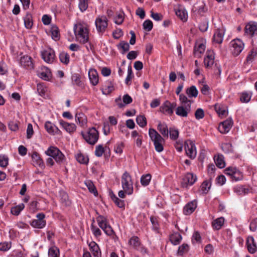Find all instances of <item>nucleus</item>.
<instances>
[{
  "label": "nucleus",
  "mask_w": 257,
  "mask_h": 257,
  "mask_svg": "<svg viewBox=\"0 0 257 257\" xmlns=\"http://www.w3.org/2000/svg\"><path fill=\"white\" fill-rule=\"evenodd\" d=\"M74 32L76 39L81 43L85 44L88 41V30L86 26L81 23L75 24Z\"/></svg>",
  "instance_id": "obj_1"
},
{
  "label": "nucleus",
  "mask_w": 257,
  "mask_h": 257,
  "mask_svg": "<svg viewBox=\"0 0 257 257\" xmlns=\"http://www.w3.org/2000/svg\"><path fill=\"white\" fill-rule=\"evenodd\" d=\"M149 135L154 143L155 150L159 153L162 152L164 150V138L154 128L149 129Z\"/></svg>",
  "instance_id": "obj_2"
},
{
  "label": "nucleus",
  "mask_w": 257,
  "mask_h": 257,
  "mask_svg": "<svg viewBox=\"0 0 257 257\" xmlns=\"http://www.w3.org/2000/svg\"><path fill=\"white\" fill-rule=\"evenodd\" d=\"M122 187L125 192L128 195H131L133 192V186L132 177L130 174L125 171L121 176V180Z\"/></svg>",
  "instance_id": "obj_3"
},
{
  "label": "nucleus",
  "mask_w": 257,
  "mask_h": 257,
  "mask_svg": "<svg viewBox=\"0 0 257 257\" xmlns=\"http://www.w3.org/2000/svg\"><path fill=\"white\" fill-rule=\"evenodd\" d=\"M85 140L89 144L93 145L99 138V133L94 127L89 128L86 133H81Z\"/></svg>",
  "instance_id": "obj_4"
},
{
  "label": "nucleus",
  "mask_w": 257,
  "mask_h": 257,
  "mask_svg": "<svg viewBox=\"0 0 257 257\" xmlns=\"http://www.w3.org/2000/svg\"><path fill=\"white\" fill-rule=\"evenodd\" d=\"M46 154L53 158L57 163H61L64 160L65 156L56 147H50L45 152Z\"/></svg>",
  "instance_id": "obj_5"
},
{
  "label": "nucleus",
  "mask_w": 257,
  "mask_h": 257,
  "mask_svg": "<svg viewBox=\"0 0 257 257\" xmlns=\"http://www.w3.org/2000/svg\"><path fill=\"white\" fill-rule=\"evenodd\" d=\"M98 226L104 231L107 235L111 236L114 233V232L108 223L107 219L102 215H99L96 218Z\"/></svg>",
  "instance_id": "obj_6"
},
{
  "label": "nucleus",
  "mask_w": 257,
  "mask_h": 257,
  "mask_svg": "<svg viewBox=\"0 0 257 257\" xmlns=\"http://www.w3.org/2000/svg\"><path fill=\"white\" fill-rule=\"evenodd\" d=\"M226 175L230 177L232 181H237L243 179L242 173L236 168L228 167L224 170Z\"/></svg>",
  "instance_id": "obj_7"
},
{
  "label": "nucleus",
  "mask_w": 257,
  "mask_h": 257,
  "mask_svg": "<svg viewBox=\"0 0 257 257\" xmlns=\"http://www.w3.org/2000/svg\"><path fill=\"white\" fill-rule=\"evenodd\" d=\"M108 20L104 16H99L95 20V24L99 33H103L108 26Z\"/></svg>",
  "instance_id": "obj_8"
},
{
  "label": "nucleus",
  "mask_w": 257,
  "mask_h": 257,
  "mask_svg": "<svg viewBox=\"0 0 257 257\" xmlns=\"http://www.w3.org/2000/svg\"><path fill=\"white\" fill-rule=\"evenodd\" d=\"M231 51L236 56L238 55L244 48V44L240 39H234L230 42Z\"/></svg>",
  "instance_id": "obj_9"
},
{
  "label": "nucleus",
  "mask_w": 257,
  "mask_h": 257,
  "mask_svg": "<svg viewBox=\"0 0 257 257\" xmlns=\"http://www.w3.org/2000/svg\"><path fill=\"white\" fill-rule=\"evenodd\" d=\"M42 59L47 63H52L55 60V53L52 49L48 48L41 52Z\"/></svg>",
  "instance_id": "obj_10"
},
{
  "label": "nucleus",
  "mask_w": 257,
  "mask_h": 257,
  "mask_svg": "<svg viewBox=\"0 0 257 257\" xmlns=\"http://www.w3.org/2000/svg\"><path fill=\"white\" fill-rule=\"evenodd\" d=\"M197 179L196 175L191 173H187L183 178L181 186L183 188H187L189 186L194 184Z\"/></svg>",
  "instance_id": "obj_11"
},
{
  "label": "nucleus",
  "mask_w": 257,
  "mask_h": 257,
  "mask_svg": "<svg viewBox=\"0 0 257 257\" xmlns=\"http://www.w3.org/2000/svg\"><path fill=\"white\" fill-rule=\"evenodd\" d=\"M185 150L187 155L191 159H194L196 156V151L194 143L191 140L185 142Z\"/></svg>",
  "instance_id": "obj_12"
},
{
  "label": "nucleus",
  "mask_w": 257,
  "mask_h": 257,
  "mask_svg": "<svg viewBox=\"0 0 257 257\" xmlns=\"http://www.w3.org/2000/svg\"><path fill=\"white\" fill-rule=\"evenodd\" d=\"M45 215L43 213H38L36 215L37 219H34L31 222V225L33 227L42 228L46 225V221L44 219Z\"/></svg>",
  "instance_id": "obj_13"
},
{
  "label": "nucleus",
  "mask_w": 257,
  "mask_h": 257,
  "mask_svg": "<svg viewBox=\"0 0 257 257\" xmlns=\"http://www.w3.org/2000/svg\"><path fill=\"white\" fill-rule=\"evenodd\" d=\"M175 103H171L166 100L160 107V111L166 114L171 115L173 113V109L176 106Z\"/></svg>",
  "instance_id": "obj_14"
},
{
  "label": "nucleus",
  "mask_w": 257,
  "mask_h": 257,
  "mask_svg": "<svg viewBox=\"0 0 257 257\" xmlns=\"http://www.w3.org/2000/svg\"><path fill=\"white\" fill-rule=\"evenodd\" d=\"M232 124V120L231 118L227 119L220 123L218 127V131L222 134L227 133L231 128Z\"/></svg>",
  "instance_id": "obj_15"
},
{
  "label": "nucleus",
  "mask_w": 257,
  "mask_h": 257,
  "mask_svg": "<svg viewBox=\"0 0 257 257\" xmlns=\"http://www.w3.org/2000/svg\"><path fill=\"white\" fill-rule=\"evenodd\" d=\"M20 64L21 66L27 69H32L34 67L32 59L28 55H25L21 58Z\"/></svg>",
  "instance_id": "obj_16"
},
{
  "label": "nucleus",
  "mask_w": 257,
  "mask_h": 257,
  "mask_svg": "<svg viewBox=\"0 0 257 257\" xmlns=\"http://www.w3.org/2000/svg\"><path fill=\"white\" fill-rule=\"evenodd\" d=\"M197 207V201L194 200L188 202L184 207L183 212L188 215L193 213Z\"/></svg>",
  "instance_id": "obj_17"
},
{
  "label": "nucleus",
  "mask_w": 257,
  "mask_h": 257,
  "mask_svg": "<svg viewBox=\"0 0 257 257\" xmlns=\"http://www.w3.org/2000/svg\"><path fill=\"white\" fill-rule=\"evenodd\" d=\"M190 110L191 107L189 105H181L176 108V113L177 115L181 117H187Z\"/></svg>",
  "instance_id": "obj_18"
},
{
  "label": "nucleus",
  "mask_w": 257,
  "mask_h": 257,
  "mask_svg": "<svg viewBox=\"0 0 257 257\" xmlns=\"http://www.w3.org/2000/svg\"><path fill=\"white\" fill-rule=\"evenodd\" d=\"M246 245L248 252L251 254L254 253L257 250V246L252 236L248 237L246 240Z\"/></svg>",
  "instance_id": "obj_19"
},
{
  "label": "nucleus",
  "mask_w": 257,
  "mask_h": 257,
  "mask_svg": "<svg viewBox=\"0 0 257 257\" xmlns=\"http://www.w3.org/2000/svg\"><path fill=\"white\" fill-rule=\"evenodd\" d=\"M75 120L80 126L84 127L86 126L87 119L86 115L83 113H77L75 114Z\"/></svg>",
  "instance_id": "obj_20"
},
{
  "label": "nucleus",
  "mask_w": 257,
  "mask_h": 257,
  "mask_svg": "<svg viewBox=\"0 0 257 257\" xmlns=\"http://www.w3.org/2000/svg\"><path fill=\"white\" fill-rule=\"evenodd\" d=\"M45 127L47 132L50 134H58L60 132V131L56 125L49 121L46 122Z\"/></svg>",
  "instance_id": "obj_21"
},
{
  "label": "nucleus",
  "mask_w": 257,
  "mask_h": 257,
  "mask_svg": "<svg viewBox=\"0 0 257 257\" xmlns=\"http://www.w3.org/2000/svg\"><path fill=\"white\" fill-rule=\"evenodd\" d=\"M88 76L91 83L94 86L96 85L98 82V75L96 70L94 69H90Z\"/></svg>",
  "instance_id": "obj_22"
},
{
  "label": "nucleus",
  "mask_w": 257,
  "mask_h": 257,
  "mask_svg": "<svg viewBox=\"0 0 257 257\" xmlns=\"http://www.w3.org/2000/svg\"><path fill=\"white\" fill-rule=\"evenodd\" d=\"M90 251L94 257H101V251L97 244L94 241H91L89 244Z\"/></svg>",
  "instance_id": "obj_23"
},
{
  "label": "nucleus",
  "mask_w": 257,
  "mask_h": 257,
  "mask_svg": "<svg viewBox=\"0 0 257 257\" xmlns=\"http://www.w3.org/2000/svg\"><path fill=\"white\" fill-rule=\"evenodd\" d=\"M245 33L251 36L257 34V24L249 23L245 27Z\"/></svg>",
  "instance_id": "obj_24"
},
{
  "label": "nucleus",
  "mask_w": 257,
  "mask_h": 257,
  "mask_svg": "<svg viewBox=\"0 0 257 257\" xmlns=\"http://www.w3.org/2000/svg\"><path fill=\"white\" fill-rule=\"evenodd\" d=\"M60 124L69 133H73L76 128V125L73 123H68L63 120H60Z\"/></svg>",
  "instance_id": "obj_25"
},
{
  "label": "nucleus",
  "mask_w": 257,
  "mask_h": 257,
  "mask_svg": "<svg viewBox=\"0 0 257 257\" xmlns=\"http://www.w3.org/2000/svg\"><path fill=\"white\" fill-rule=\"evenodd\" d=\"M157 129L162 135L163 137L165 138H168L169 130L167 124L165 123L160 122L158 124Z\"/></svg>",
  "instance_id": "obj_26"
},
{
  "label": "nucleus",
  "mask_w": 257,
  "mask_h": 257,
  "mask_svg": "<svg viewBox=\"0 0 257 257\" xmlns=\"http://www.w3.org/2000/svg\"><path fill=\"white\" fill-rule=\"evenodd\" d=\"M224 36V32L222 30L217 29L213 36V41L217 44H221L222 42Z\"/></svg>",
  "instance_id": "obj_27"
},
{
  "label": "nucleus",
  "mask_w": 257,
  "mask_h": 257,
  "mask_svg": "<svg viewBox=\"0 0 257 257\" xmlns=\"http://www.w3.org/2000/svg\"><path fill=\"white\" fill-rule=\"evenodd\" d=\"M249 190L248 188H246L242 185L237 186L234 188V192L238 195H244L248 194Z\"/></svg>",
  "instance_id": "obj_28"
},
{
  "label": "nucleus",
  "mask_w": 257,
  "mask_h": 257,
  "mask_svg": "<svg viewBox=\"0 0 257 257\" xmlns=\"http://www.w3.org/2000/svg\"><path fill=\"white\" fill-rule=\"evenodd\" d=\"M207 57L204 58V62L206 67H210L214 64V56L212 52H207Z\"/></svg>",
  "instance_id": "obj_29"
},
{
  "label": "nucleus",
  "mask_w": 257,
  "mask_h": 257,
  "mask_svg": "<svg viewBox=\"0 0 257 257\" xmlns=\"http://www.w3.org/2000/svg\"><path fill=\"white\" fill-rule=\"evenodd\" d=\"M224 222V219L221 217L214 220L212 222V225L214 229L219 230L223 226Z\"/></svg>",
  "instance_id": "obj_30"
},
{
  "label": "nucleus",
  "mask_w": 257,
  "mask_h": 257,
  "mask_svg": "<svg viewBox=\"0 0 257 257\" xmlns=\"http://www.w3.org/2000/svg\"><path fill=\"white\" fill-rule=\"evenodd\" d=\"M114 86L110 81H107L104 88L101 90L103 94L108 95L114 90Z\"/></svg>",
  "instance_id": "obj_31"
},
{
  "label": "nucleus",
  "mask_w": 257,
  "mask_h": 257,
  "mask_svg": "<svg viewBox=\"0 0 257 257\" xmlns=\"http://www.w3.org/2000/svg\"><path fill=\"white\" fill-rule=\"evenodd\" d=\"M110 196L111 199L113 201L115 204L119 208H123L124 207V202L123 200H122L117 197L112 192H110Z\"/></svg>",
  "instance_id": "obj_32"
},
{
  "label": "nucleus",
  "mask_w": 257,
  "mask_h": 257,
  "mask_svg": "<svg viewBox=\"0 0 257 257\" xmlns=\"http://www.w3.org/2000/svg\"><path fill=\"white\" fill-rule=\"evenodd\" d=\"M176 16L179 17L182 21L185 22L187 19V13L183 9H178L175 10Z\"/></svg>",
  "instance_id": "obj_33"
},
{
  "label": "nucleus",
  "mask_w": 257,
  "mask_h": 257,
  "mask_svg": "<svg viewBox=\"0 0 257 257\" xmlns=\"http://www.w3.org/2000/svg\"><path fill=\"white\" fill-rule=\"evenodd\" d=\"M186 93L189 98L192 97H196L198 95V91L196 87L193 85L186 89Z\"/></svg>",
  "instance_id": "obj_34"
},
{
  "label": "nucleus",
  "mask_w": 257,
  "mask_h": 257,
  "mask_svg": "<svg viewBox=\"0 0 257 257\" xmlns=\"http://www.w3.org/2000/svg\"><path fill=\"white\" fill-rule=\"evenodd\" d=\"M181 239V235L177 232L171 234L170 236V240L171 242L174 245L178 244Z\"/></svg>",
  "instance_id": "obj_35"
},
{
  "label": "nucleus",
  "mask_w": 257,
  "mask_h": 257,
  "mask_svg": "<svg viewBox=\"0 0 257 257\" xmlns=\"http://www.w3.org/2000/svg\"><path fill=\"white\" fill-rule=\"evenodd\" d=\"M24 24L26 28L31 29L33 26L32 16L30 14H27L24 18Z\"/></svg>",
  "instance_id": "obj_36"
},
{
  "label": "nucleus",
  "mask_w": 257,
  "mask_h": 257,
  "mask_svg": "<svg viewBox=\"0 0 257 257\" xmlns=\"http://www.w3.org/2000/svg\"><path fill=\"white\" fill-rule=\"evenodd\" d=\"M85 184L90 192L93 193L95 196L97 195L98 193L96 189L91 181L87 180L85 182Z\"/></svg>",
  "instance_id": "obj_37"
},
{
  "label": "nucleus",
  "mask_w": 257,
  "mask_h": 257,
  "mask_svg": "<svg viewBox=\"0 0 257 257\" xmlns=\"http://www.w3.org/2000/svg\"><path fill=\"white\" fill-rule=\"evenodd\" d=\"M25 208V205L23 203H21L18 205L13 207L11 208V213L15 215H18L21 211Z\"/></svg>",
  "instance_id": "obj_38"
},
{
  "label": "nucleus",
  "mask_w": 257,
  "mask_h": 257,
  "mask_svg": "<svg viewBox=\"0 0 257 257\" xmlns=\"http://www.w3.org/2000/svg\"><path fill=\"white\" fill-rule=\"evenodd\" d=\"M214 161L218 168H223L225 167V162L222 155H218L217 157H215Z\"/></svg>",
  "instance_id": "obj_39"
},
{
  "label": "nucleus",
  "mask_w": 257,
  "mask_h": 257,
  "mask_svg": "<svg viewBox=\"0 0 257 257\" xmlns=\"http://www.w3.org/2000/svg\"><path fill=\"white\" fill-rule=\"evenodd\" d=\"M179 100L182 105L185 106L189 105L191 107V104L192 103V101L189 100L187 97L184 94H179Z\"/></svg>",
  "instance_id": "obj_40"
},
{
  "label": "nucleus",
  "mask_w": 257,
  "mask_h": 257,
  "mask_svg": "<svg viewBox=\"0 0 257 257\" xmlns=\"http://www.w3.org/2000/svg\"><path fill=\"white\" fill-rule=\"evenodd\" d=\"M117 48L118 49H121L122 50L121 53L124 54L126 52L128 51L130 49V45L127 43L123 41H121L118 45H117Z\"/></svg>",
  "instance_id": "obj_41"
},
{
  "label": "nucleus",
  "mask_w": 257,
  "mask_h": 257,
  "mask_svg": "<svg viewBox=\"0 0 257 257\" xmlns=\"http://www.w3.org/2000/svg\"><path fill=\"white\" fill-rule=\"evenodd\" d=\"M137 124L141 127H144L147 125V119L144 115H140L136 118Z\"/></svg>",
  "instance_id": "obj_42"
},
{
  "label": "nucleus",
  "mask_w": 257,
  "mask_h": 257,
  "mask_svg": "<svg viewBox=\"0 0 257 257\" xmlns=\"http://www.w3.org/2000/svg\"><path fill=\"white\" fill-rule=\"evenodd\" d=\"M151 178L152 176L150 174L143 175L141 178V183L142 185L144 186L148 185L150 182Z\"/></svg>",
  "instance_id": "obj_43"
},
{
  "label": "nucleus",
  "mask_w": 257,
  "mask_h": 257,
  "mask_svg": "<svg viewBox=\"0 0 257 257\" xmlns=\"http://www.w3.org/2000/svg\"><path fill=\"white\" fill-rule=\"evenodd\" d=\"M69 55L68 53L62 52L59 54V59L61 62L65 64H68L69 62Z\"/></svg>",
  "instance_id": "obj_44"
},
{
  "label": "nucleus",
  "mask_w": 257,
  "mask_h": 257,
  "mask_svg": "<svg viewBox=\"0 0 257 257\" xmlns=\"http://www.w3.org/2000/svg\"><path fill=\"white\" fill-rule=\"evenodd\" d=\"M76 159L81 164H87L89 161L88 158L81 153H78L76 155Z\"/></svg>",
  "instance_id": "obj_45"
},
{
  "label": "nucleus",
  "mask_w": 257,
  "mask_h": 257,
  "mask_svg": "<svg viewBox=\"0 0 257 257\" xmlns=\"http://www.w3.org/2000/svg\"><path fill=\"white\" fill-rule=\"evenodd\" d=\"M49 257H59V250L56 246H52L49 248L48 251Z\"/></svg>",
  "instance_id": "obj_46"
},
{
  "label": "nucleus",
  "mask_w": 257,
  "mask_h": 257,
  "mask_svg": "<svg viewBox=\"0 0 257 257\" xmlns=\"http://www.w3.org/2000/svg\"><path fill=\"white\" fill-rule=\"evenodd\" d=\"M51 33L53 39L56 41L59 39V30L57 26H53L51 27Z\"/></svg>",
  "instance_id": "obj_47"
},
{
  "label": "nucleus",
  "mask_w": 257,
  "mask_h": 257,
  "mask_svg": "<svg viewBox=\"0 0 257 257\" xmlns=\"http://www.w3.org/2000/svg\"><path fill=\"white\" fill-rule=\"evenodd\" d=\"M78 7L79 10L83 12L87 10L88 6V1L89 0H78Z\"/></svg>",
  "instance_id": "obj_48"
},
{
  "label": "nucleus",
  "mask_w": 257,
  "mask_h": 257,
  "mask_svg": "<svg viewBox=\"0 0 257 257\" xmlns=\"http://www.w3.org/2000/svg\"><path fill=\"white\" fill-rule=\"evenodd\" d=\"M32 159L37 162V164L40 167L44 166V164L39 154L37 152H34L32 155Z\"/></svg>",
  "instance_id": "obj_49"
},
{
  "label": "nucleus",
  "mask_w": 257,
  "mask_h": 257,
  "mask_svg": "<svg viewBox=\"0 0 257 257\" xmlns=\"http://www.w3.org/2000/svg\"><path fill=\"white\" fill-rule=\"evenodd\" d=\"M205 50V46L202 44H199L198 46L194 48V52L196 55L200 57V55L204 53Z\"/></svg>",
  "instance_id": "obj_50"
},
{
  "label": "nucleus",
  "mask_w": 257,
  "mask_h": 257,
  "mask_svg": "<svg viewBox=\"0 0 257 257\" xmlns=\"http://www.w3.org/2000/svg\"><path fill=\"white\" fill-rule=\"evenodd\" d=\"M143 29L148 31L150 32L152 30L153 27V24L152 22L150 20H147L144 21L143 24Z\"/></svg>",
  "instance_id": "obj_51"
},
{
  "label": "nucleus",
  "mask_w": 257,
  "mask_h": 257,
  "mask_svg": "<svg viewBox=\"0 0 257 257\" xmlns=\"http://www.w3.org/2000/svg\"><path fill=\"white\" fill-rule=\"evenodd\" d=\"M129 244L134 247L140 246V241L139 238L137 236H133L129 240Z\"/></svg>",
  "instance_id": "obj_52"
},
{
  "label": "nucleus",
  "mask_w": 257,
  "mask_h": 257,
  "mask_svg": "<svg viewBox=\"0 0 257 257\" xmlns=\"http://www.w3.org/2000/svg\"><path fill=\"white\" fill-rule=\"evenodd\" d=\"M9 158L5 155H0V166L6 167L8 165Z\"/></svg>",
  "instance_id": "obj_53"
},
{
  "label": "nucleus",
  "mask_w": 257,
  "mask_h": 257,
  "mask_svg": "<svg viewBox=\"0 0 257 257\" xmlns=\"http://www.w3.org/2000/svg\"><path fill=\"white\" fill-rule=\"evenodd\" d=\"M104 153V149L102 145H99L96 147L95 155L98 157H101Z\"/></svg>",
  "instance_id": "obj_54"
},
{
  "label": "nucleus",
  "mask_w": 257,
  "mask_h": 257,
  "mask_svg": "<svg viewBox=\"0 0 257 257\" xmlns=\"http://www.w3.org/2000/svg\"><path fill=\"white\" fill-rule=\"evenodd\" d=\"M170 137L173 140H176L178 138L179 132L177 130L170 128Z\"/></svg>",
  "instance_id": "obj_55"
},
{
  "label": "nucleus",
  "mask_w": 257,
  "mask_h": 257,
  "mask_svg": "<svg viewBox=\"0 0 257 257\" xmlns=\"http://www.w3.org/2000/svg\"><path fill=\"white\" fill-rule=\"evenodd\" d=\"M124 144L122 142L118 143L114 147V151L115 153L121 154L122 153Z\"/></svg>",
  "instance_id": "obj_56"
},
{
  "label": "nucleus",
  "mask_w": 257,
  "mask_h": 257,
  "mask_svg": "<svg viewBox=\"0 0 257 257\" xmlns=\"http://www.w3.org/2000/svg\"><path fill=\"white\" fill-rule=\"evenodd\" d=\"M73 83L78 86L81 85V81L80 80V75L77 74H73L71 77Z\"/></svg>",
  "instance_id": "obj_57"
},
{
  "label": "nucleus",
  "mask_w": 257,
  "mask_h": 257,
  "mask_svg": "<svg viewBox=\"0 0 257 257\" xmlns=\"http://www.w3.org/2000/svg\"><path fill=\"white\" fill-rule=\"evenodd\" d=\"M208 27V22L207 20L202 21L199 24V28L202 32H205L207 31Z\"/></svg>",
  "instance_id": "obj_58"
},
{
  "label": "nucleus",
  "mask_w": 257,
  "mask_h": 257,
  "mask_svg": "<svg viewBox=\"0 0 257 257\" xmlns=\"http://www.w3.org/2000/svg\"><path fill=\"white\" fill-rule=\"evenodd\" d=\"M195 116L197 119H200L204 117V112L201 108H198L195 112Z\"/></svg>",
  "instance_id": "obj_59"
},
{
  "label": "nucleus",
  "mask_w": 257,
  "mask_h": 257,
  "mask_svg": "<svg viewBox=\"0 0 257 257\" xmlns=\"http://www.w3.org/2000/svg\"><path fill=\"white\" fill-rule=\"evenodd\" d=\"M215 109L216 110V111L220 116L225 115L227 113L224 108H222L220 106L218 105H215Z\"/></svg>",
  "instance_id": "obj_60"
},
{
  "label": "nucleus",
  "mask_w": 257,
  "mask_h": 257,
  "mask_svg": "<svg viewBox=\"0 0 257 257\" xmlns=\"http://www.w3.org/2000/svg\"><path fill=\"white\" fill-rule=\"evenodd\" d=\"M38 76L41 78L45 80H49L50 77H51V74L50 72H42L39 73Z\"/></svg>",
  "instance_id": "obj_61"
},
{
  "label": "nucleus",
  "mask_w": 257,
  "mask_h": 257,
  "mask_svg": "<svg viewBox=\"0 0 257 257\" xmlns=\"http://www.w3.org/2000/svg\"><path fill=\"white\" fill-rule=\"evenodd\" d=\"M34 131L33 126L31 123H29L27 129V138L29 139H31L33 135Z\"/></svg>",
  "instance_id": "obj_62"
},
{
  "label": "nucleus",
  "mask_w": 257,
  "mask_h": 257,
  "mask_svg": "<svg viewBox=\"0 0 257 257\" xmlns=\"http://www.w3.org/2000/svg\"><path fill=\"white\" fill-rule=\"evenodd\" d=\"M46 88L42 84H38L37 85V91L39 95L43 96L45 95Z\"/></svg>",
  "instance_id": "obj_63"
},
{
  "label": "nucleus",
  "mask_w": 257,
  "mask_h": 257,
  "mask_svg": "<svg viewBox=\"0 0 257 257\" xmlns=\"http://www.w3.org/2000/svg\"><path fill=\"white\" fill-rule=\"evenodd\" d=\"M189 246L187 244H183L180 245L178 249V254L182 255L184 252L187 251L188 249Z\"/></svg>",
  "instance_id": "obj_64"
}]
</instances>
